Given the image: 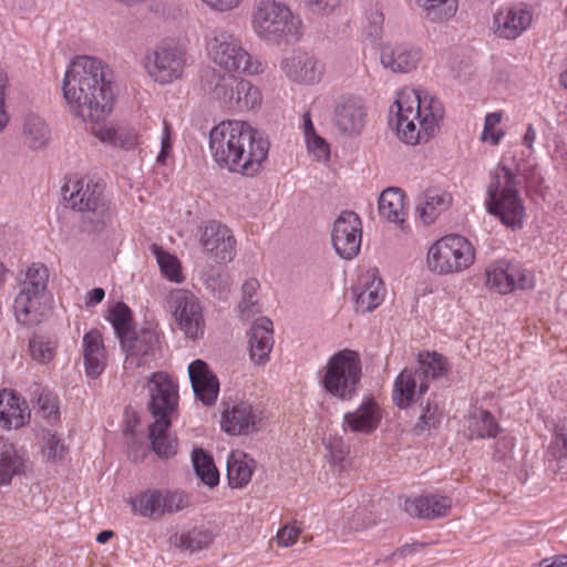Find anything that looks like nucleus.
<instances>
[{"label": "nucleus", "instance_id": "nucleus-1", "mask_svg": "<svg viewBox=\"0 0 567 567\" xmlns=\"http://www.w3.org/2000/svg\"><path fill=\"white\" fill-rule=\"evenodd\" d=\"M62 89L71 113L83 121L100 122L112 111V74L100 59L76 56L66 69Z\"/></svg>", "mask_w": 567, "mask_h": 567}, {"label": "nucleus", "instance_id": "nucleus-2", "mask_svg": "<svg viewBox=\"0 0 567 567\" xmlns=\"http://www.w3.org/2000/svg\"><path fill=\"white\" fill-rule=\"evenodd\" d=\"M395 117L390 120L398 137L405 144L427 143L439 130L444 111L440 101L425 91L404 89L391 106Z\"/></svg>", "mask_w": 567, "mask_h": 567}, {"label": "nucleus", "instance_id": "nucleus-3", "mask_svg": "<svg viewBox=\"0 0 567 567\" xmlns=\"http://www.w3.org/2000/svg\"><path fill=\"white\" fill-rule=\"evenodd\" d=\"M147 389L148 411L155 419L148 427L151 450L161 458H171L178 449L176 437L168 432L178 406V385L166 372L158 371L147 379Z\"/></svg>", "mask_w": 567, "mask_h": 567}, {"label": "nucleus", "instance_id": "nucleus-4", "mask_svg": "<svg viewBox=\"0 0 567 567\" xmlns=\"http://www.w3.org/2000/svg\"><path fill=\"white\" fill-rule=\"evenodd\" d=\"M516 173L499 165L491 172L487 186V212L499 217L502 223L512 229L523 227L525 207L517 189Z\"/></svg>", "mask_w": 567, "mask_h": 567}, {"label": "nucleus", "instance_id": "nucleus-5", "mask_svg": "<svg viewBox=\"0 0 567 567\" xmlns=\"http://www.w3.org/2000/svg\"><path fill=\"white\" fill-rule=\"evenodd\" d=\"M49 280L45 265L34 262L27 268L19 282V292L14 298L16 320L28 327L40 323L45 316L43 299Z\"/></svg>", "mask_w": 567, "mask_h": 567}, {"label": "nucleus", "instance_id": "nucleus-6", "mask_svg": "<svg viewBox=\"0 0 567 567\" xmlns=\"http://www.w3.org/2000/svg\"><path fill=\"white\" fill-rule=\"evenodd\" d=\"M301 20L291 10L274 0H261L252 17L257 35L270 42H291L300 35Z\"/></svg>", "mask_w": 567, "mask_h": 567}, {"label": "nucleus", "instance_id": "nucleus-7", "mask_svg": "<svg viewBox=\"0 0 567 567\" xmlns=\"http://www.w3.org/2000/svg\"><path fill=\"white\" fill-rule=\"evenodd\" d=\"M362 368L355 351L344 349L333 354L324 369L321 384L327 393L341 401L352 400L359 391Z\"/></svg>", "mask_w": 567, "mask_h": 567}, {"label": "nucleus", "instance_id": "nucleus-8", "mask_svg": "<svg viewBox=\"0 0 567 567\" xmlns=\"http://www.w3.org/2000/svg\"><path fill=\"white\" fill-rule=\"evenodd\" d=\"M209 58L220 68L233 72L244 71L249 74H259L264 71V63L252 58L233 33L224 29H215L207 43Z\"/></svg>", "mask_w": 567, "mask_h": 567}, {"label": "nucleus", "instance_id": "nucleus-9", "mask_svg": "<svg viewBox=\"0 0 567 567\" xmlns=\"http://www.w3.org/2000/svg\"><path fill=\"white\" fill-rule=\"evenodd\" d=\"M474 259L475 250L465 237L449 235L430 247L426 264L432 272L451 275L465 270Z\"/></svg>", "mask_w": 567, "mask_h": 567}, {"label": "nucleus", "instance_id": "nucleus-10", "mask_svg": "<svg viewBox=\"0 0 567 567\" xmlns=\"http://www.w3.org/2000/svg\"><path fill=\"white\" fill-rule=\"evenodd\" d=\"M250 124L244 121H223L209 133V151L220 168L229 169L243 155V144L250 132Z\"/></svg>", "mask_w": 567, "mask_h": 567}, {"label": "nucleus", "instance_id": "nucleus-11", "mask_svg": "<svg viewBox=\"0 0 567 567\" xmlns=\"http://www.w3.org/2000/svg\"><path fill=\"white\" fill-rule=\"evenodd\" d=\"M104 187L89 178L70 177L62 187L63 199L78 212L90 213L97 225H104L110 216L103 198Z\"/></svg>", "mask_w": 567, "mask_h": 567}, {"label": "nucleus", "instance_id": "nucleus-12", "mask_svg": "<svg viewBox=\"0 0 567 567\" xmlns=\"http://www.w3.org/2000/svg\"><path fill=\"white\" fill-rule=\"evenodd\" d=\"M166 307L187 338L195 340L204 334L203 307L193 292L173 289L166 297Z\"/></svg>", "mask_w": 567, "mask_h": 567}, {"label": "nucleus", "instance_id": "nucleus-13", "mask_svg": "<svg viewBox=\"0 0 567 567\" xmlns=\"http://www.w3.org/2000/svg\"><path fill=\"white\" fill-rule=\"evenodd\" d=\"M189 505V497L181 491L147 489L132 501L135 514L153 520L176 514Z\"/></svg>", "mask_w": 567, "mask_h": 567}, {"label": "nucleus", "instance_id": "nucleus-14", "mask_svg": "<svg viewBox=\"0 0 567 567\" xmlns=\"http://www.w3.org/2000/svg\"><path fill=\"white\" fill-rule=\"evenodd\" d=\"M185 64V52L174 45H158L145 60L147 74L161 84H168L181 78Z\"/></svg>", "mask_w": 567, "mask_h": 567}, {"label": "nucleus", "instance_id": "nucleus-15", "mask_svg": "<svg viewBox=\"0 0 567 567\" xmlns=\"http://www.w3.org/2000/svg\"><path fill=\"white\" fill-rule=\"evenodd\" d=\"M487 285L495 288L499 293H508L514 289H530L535 279L530 271L519 264L505 259L496 260L486 268Z\"/></svg>", "mask_w": 567, "mask_h": 567}, {"label": "nucleus", "instance_id": "nucleus-16", "mask_svg": "<svg viewBox=\"0 0 567 567\" xmlns=\"http://www.w3.org/2000/svg\"><path fill=\"white\" fill-rule=\"evenodd\" d=\"M203 251L217 262H229L236 256V239L224 224L209 220L198 230Z\"/></svg>", "mask_w": 567, "mask_h": 567}, {"label": "nucleus", "instance_id": "nucleus-17", "mask_svg": "<svg viewBox=\"0 0 567 567\" xmlns=\"http://www.w3.org/2000/svg\"><path fill=\"white\" fill-rule=\"evenodd\" d=\"M362 226L360 217L350 210L342 212L334 220L331 240L336 252L343 259L354 258L361 247Z\"/></svg>", "mask_w": 567, "mask_h": 567}, {"label": "nucleus", "instance_id": "nucleus-18", "mask_svg": "<svg viewBox=\"0 0 567 567\" xmlns=\"http://www.w3.org/2000/svg\"><path fill=\"white\" fill-rule=\"evenodd\" d=\"M247 140L243 144V155L239 161H235V165H230L229 172L237 173L243 176H257L267 161L270 143L261 132L250 126L247 133Z\"/></svg>", "mask_w": 567, "mask_h": 567}, {"label": "nucleus", "instance_id": "nucleus-19", "mask_svg": "<svg viewBox=\"0 0 567 567\" xmlns=\"http://www.w3.org/2000/svg\"><path fill=\"white\" fill-rule=\"evenodd\" d=\"M533 21V13L524 2L499 7L493 17V32L496 37L515 40L525 32Z\"/></svg>", "mask_w": 567, "mask_h": 567}, {"label": "nucleus", "instance_id": "nucleus-20", "mask_svg": "<svg viewBox=\"0 0 567 567\" xmlns=\"http://www.w3.org/2000/svg\"><path fill=\"white\" fill-rule=\"evenodd\" d=\"M121 346L126 353L125 368H140L156 358L159 351V338L154 330L142 329L124 337Z\"/></svg>", "mask_w": 567, "mask_h": 567}, {"label": "nucleus", "instance_id": "nucleus-21", "mask_svg": "<svg viewBox=\"0 0 567 567\" xmlns=\"http://www.w3.org/2000/svg\"><path fill=\"white\" fill-rule=\"evenodd\" d=\"M422 60V50L409 42H388L381 47V64L393 73H409Z\"/></svg>", "mask_w": 567, "mask_h": 567}, {"label": "nucleus", "instance_id": "nucleus-22", "mask_svg": "<svg viewBox=\"0 0 567 567\" xmlns=\"http://www.w3.org/2000/svg\"><path fill=\"white\" fill-rule=\"evenodd\" d=\"M286 76L297 83L316 84L323 75V64L311 53L296 51L281 61Z\"/></svg>", "mask_w": 567, "mask_h": 567}, {"label": "nucleus", "instance_id": "nucleus-23", "mask_svg": "<svg viewBox=\"0 0 567 567\" xmlns=\"http://www.w3.org/2000/svg\"><path fill=\"white\" fill-rule=\"evenodd\" d=\"M382 409L373 396L363 398L360 405L343 415V427L353 433L371 434L380 425Z\"/></svg>", "mask_w": 567, "mask_h": 567}, {"label": "nucleus", "instance_id": "nucleus-24", "mask_svg": "<svg viewBox=\"0 0 567 567\" xmlns=\"http://www.w3.org/2000/svg\"><path fill=\"white\" fill-rule=\"evenodd\" d=\"M423 372L404 369L396 377L393 385L392 400L399 409H408L429 390V384L422 381Z\"/></svg>", "mask_w": 567, "mask_h": 567}, {"label": "nucleus", "instance_id": "nucleus-25", "mask_svg": "<svg viewBox=\"0 0 567 567\" xmlns=\"http://www.w3.org/2000/svg\"><path fill=\"white\" fill-rule=\"evenodd\" d=\"M365 116L367 112L360 99L344 96L336 104L333 122L341 132L358 134L364 126Z\"/></svg>", "mask_w": 567, "mask_h": 567}, {"label": "nucleus", "instance_id": "nucleus-26", "mask_svg": "<svg viewBox=\"0 0 567 567\" xmlns=\"http://www.w3.org/2000/svg\"><path fill=\"white\" fill-rule=\"evenodd\" d=\"M260 412L247 402H239L223 413L221 426L231 435L248 434L258 431Z\"/></svg>", "mask_w": 567, "mask_h": 567}, {"label": "nucleus", "instance_id": "nucleus-27", "mask_svg": "<svg viewBox=\"0 0 567 567\" xmlns=\"http://www.w3.org/2000/svg\"><path fill=\"white\" fill-rule=\"evenodd\" d=\"M188 374L194 393L198 400L209 406L215 403L219 383L203 360H195L188 367Z\"/></svg>", "mask_w": 567, "mask_h": 567}, {"label": "nucleus", "instance_id": "nucleus-28", "mask_svg": "<svg viewBox=\"0 0 567 567\" xmlns=\"http://www.w3.org/2000/svg\"><path fill=\"white\" fill-rule=\"evenodd\" d=\"M452 508L450 497L441 495H422L408 498L404 511L412 517L421 519H436L446 516Z\"/></svg>", "mask_w": 567, "mask_h": 567}, {"label": "nucleus", "instance_id": "nucleus-29", "mask_svg": "<svg viewBox=\"0 0 567 567\" xmlns=\"http://www.w3.org/2000/svg\"><path fill=\"white\" fill-rule=\"evenodd\" d=\"M354 308L358 313H367L374 310L384 299V287L380 278L368 272L361 276L358 286L353 290Z\"/></svg>", "mask_w": 567, "mask_h": 567}, {"label": "nucleus", "instance_id": "nucleus-30", "mask_svg": "<svg viewBox=\"0 0 567 567\" xmlns=\"http://www.w3.org/2000/svg\"><path fill=\"white\" fill-rule=\"evenodd\" d=\"M249 334L250 359L257 364H265L274 347L272 321L266 317L259 318Z\"/></svg>", "mask_w": 567, "mask_h": 567}, {"label": "nucleus", "instance_id": "nucleus-31", "mask_svg": "<svg viewBox=\"0 0 567 567\" xmlns=\"http://www.w3.org/2000/svg\"><path fill=\"white\" fill-rule=\"evenodd\" d=\"M82 346L85 373L94 379L104 371L106 365V353L100 331L94 329L86 332Z\"/></svg>", "mask_w": 567, "mask_h": 567}, {"label": "nucleus", "instance_id": "nucleus-32", "mask_svg": "<svg viewBox=\"0 0 567 567\" xmlns=\"http://www.w3.org/2000/svg\"><path fill=\"white\" fill-rule=\"evenodd\" d=\"M452 205V196L440 188L426 189L417 199L416 212L424 225H431Z\"/></svg>", "mask_w": 567, "mask_h": 567}, {"label": "nucleus", "instance_id": "nucleus-33", "mask_svg": "<svg viewBox=\"0 0 567 567\" xmlns=\"http://www.w3.org/2000/svg\"><path fill=\"white\" fill-rule=\"evenodd\" d=\"M30 419L27 403L6 390L0 392V426L3 429H19Z\"/></svg>", "mask_w": 567, "mask_h": 567}, {"label": "nucleus", "instance_id": "nucleus-34", "mask_svg": "<svg viewBox=\"0 0 567 567\" xmlns=\"http://www.w3.org/2000/svg\"><path fill=\"white\" fill-rule=\"evenodd\" d=\"M25 456L8 439L0 436V485H8L16 475L24 472Z\"/></svg>", "mask_w": 567, "mask_h": 567}, {"label": "nucleus", "instance_id": "nucleus-35", "mask_svg": "<svg viewBox=\"0 0 567 567\" xmlns=\"http://www.w3.org/2000/svg\"><path fill=\"white\" fill-rule=\"evenodd\" d=\"M22 142L32 151L45 148L51 140V131L47 122L37 114H28L22 121Z\"/></svg>", "mask_w": 567, "mask_h": 567}, {"label": "nucleus", "instance_id": "nucleus-36", "mask_svg": "<svg viewBox=\"0 0 567 567\" xmlns=\"http://www.w3.org/2000/svg\"><path fill=\"white\" fill-rule=\"evenodd\" d=\"M379 213L389 221L399 224L403 229L406 213L404 210V194L400 188L390 187L379 197Z\"/></svg>", "mask_w": 567, "mask_h": 567}, {"label": "nucleus", "instance_id": "nucleus-37", "mask_svg": "<svg viewBox=\"0 0 567 567\" xmlns=\"http://www.w3.org/2000/svg\"><path fill=\"white\" fill-rule=\"evenodd\" d=\"M214 534L209 529L194 527L189 530L175 533L169 537L174 547L194 554L206 549L214 542Z\"/></svg>", "mask_w": 567, "mask_h": 567}, {"label": "nucleus", "instance_id": "nucleus-38", "mask_svg": "<svg viewBox=\"0 0 567 567\" xmlns=\"http://www.w3.org/2000/svg\"><path fill=\"white\" fill-rule=\"evenodd\" d=\"M254 460L244 452H233L227 458V478L233 488L247 485L252 476Z\"/></svg>", "mask_w": 567, "mask_h": 567}, {"label": "nucleus", "instance_id": "nucleus-39", "mask_svg": "<svg viewBox=\"0 0 567 567\" xmlns=\"http://www.w3.org/2000/svg\"><path fill=\"white\" fill-rule=\"evenodd\" d=\"M466 431L470 440L495 437L499 432V425L488 411L478 409L468 415Z\"/></svg>", "mask_w": 567, "mask_h": 567}, {"label": "nucleus", "instance_id": "nucleus-40", "mask_svg": "<svg viewBox=\"0 0 567 567\" xmlns=\"http://www.w3.org/2000/svg\"><path fill=\"white\" fill-rule=\"evenodd\" d=\"M546 462L554 474L567 468V431L564 425L556 427L555 437L546 453Z\"/></svg>", "mask_w": 567, "mask_h": 567}, {"label": "nucleus", "instance_id": "nucleus-41", "mask_svg": "<svg viewBox=\"0 0 567 567\" xmlns=\"http://www.w3.org/2000/svg\"><path fill=\"white\" fill-rule=\"evenodd\" d=\"M228 87H235L236 109L239 111L251 110L260 104L261 93L259 89L245 79H228Z\"/></svg>", "mask_w": 567, "mask_h": 567}, {"label": "nucleus", "instance_id": "nucleus-42", "mask_svg": "<svg viewBox=\"0 0 567 567\" xmlns=\"http://www.w3.org/2000/svg\"><path fill=\"white\" fill-rule=\"evenodd\" d=\"M415 372H423L422 381L429 384V378L437 379L445 375L449 371L446 359L437 352H426L419 354V367Z\"/></svg>", "mask_w": 567, "mask_h": 567}, {"label": "nucleus", "instance_id": "nucleus-43", "mask_svg": "<svg viewBox=\"0 0 567 567\" xmlns=\"http://www.w3.org/2000/svg\"><path fill=\"white\" fill-rule=\"evenodd\" d=\"M192 461L196 474L202 482L209 487H214L219 482V473L214 464L213 457L203 449H194Z\"/></svg>", "mask_w": 567, "mask_h": 567}, {"label": "nucleus", "instance_id": "nucleus-44", "mask_svg": "<svg viewBox=\"0 0 567 567\" xmlns=\"http://www.w3.org/2000/svg\"><path fill=\"white\" fill-rule=\"evenodd\" d=\"M259 281L255 278L247 279L241 287V300L238 305L240 318L248 320L254 315L260 311L257 300V291L259 289Z\"/></svg>", "mask_w": 567, "mask_h": 567}, {"label": "nucleus", "instance_id": "nucleus-45", "mask_svg": "<svg viewBox=\"0 0 567 567\" xmlns=\"http://www.w3.org/2000/svg\"><path fill=\"white\" fill-rule=\"evenodd\" d=\"M110 321L120 339L123 341L124 337H128L134 332L132 329V311L123 302H118L110 312Z\"/></svg>", "mask_w": 567, "mask_h": 567}, {"label": "nucleus", "instance_id": "nucleus-46", "mask_svg": "<svg viewBox=\"0 0 567 567\" xmlns=\"http://www.w3.org/2000/svg\"><path fill=\"white\" fill-rule=\"evenodd\" d=\"M421 415L414 425V431L417 434L431 430L432 427H436L440 424L442 417V411L439 404L430 398L424 405L421 403Z\"/></svg>", "mask_w": 567, "mask_h": 567}, {"label": "nucleus", "instance_id": "nucleus-47", "mask_svg": "<svg viewBox=\"0 0 567 567\" xmlns=\"http://www.w3.org/2000/svg\"><path fill=\"white\" fill-rule=\"evenodd\" d=\"M151 251L155 255L162 272L173 281H179L181 270L179 261L177 258L166 252L162 246L153 244Z\"/></svg>", "mask_w": 567, "mask_h": 567}, {"label": "nucleus", "instance_id": "nucleus-48", "mask_svg": "<svg viewBox=\"0 0 567 567\" xmlns=\"http://www.w3.org/2000/svg\"><path fill=\"white\" fill-rule=\"evenodd\" d=\"M29 348L35 361L47 363L55 355L56 342L44 337H34L30 340Z\"/></svg>", "mask_w": 567, "mask_h": 567}, {"label": "nucleus", "instance_id": "nucleus-49", "mask_svg": "<svg viewBox=\"0 0 567 567\" xmlns=\"http://www.w3.org/2000/svg\"><path fill=\"white\" fill-rule=\"evenodd\" d=\"M37 399V405L47 419H56L59 413L56 396L47 389H37L33 392Z\"/></svg>", "mask_w": 567, "mask_h": 567}, {"label": "nucleus", "instance_id": "nucleus-50", "mask_svg": "<svg viewBox=\"0 0 567 567\" xmlns=\"http://www.w3.org/2000/svg\"><path fill=\"white\" fill-rule=\"evenodd\" d=\"M228 79H237L234 75H218L213 89L214 96L230 107L236 109V89L228 87Z\"/></svg>", "mask_w": 567, "mask_h": 567}, {"label": "nucleus", "instance_id": "nucleus-51", "mask_svg": "<svg viewBox=\"0 0 567 567\" xmlns=\"http://www.w3.org/2000/svg\"><path fill=\"white\" fill-rule=\"evenodd\" d=\"M502 120V115L501 113H496V112H493V113H488L486 116H485V121H484V130L482 132V136L481 138L483 141H486V142H491L492 145H497L504 133L503 132H496L494 128L497 124H499Z\"/></svg>", "mask_w": 567, "mask_h": 567}, {"label": "nucleus", "instance_id": "nucleus-52", "mask_svg": "<svg viewBox=\"0 0 567 567\" xmlns=\"http://www.w3.org/2000/svg\"><path fill=\"white\" fill-rule=\"evenodd\" d=\"M308 151L318 159H328L330 154L329 144L317 133L305 138Z\"/></svg>", "mask_w": 567, "mask_h": 567}, {"label": "nucleus", "instance_id": "nucleus-53", "mask_svg": "<svg viewBox=\"0 0 567 567\" xmlns=\"http://www.w3.org/2000/svg\"><path fill=\"white\" fill-rule=\"evenodd\" d=\"M307 7L313 12L319 14H329L333 12L339 6L341 0H303Z\"/></svg>", "mask_w": 567, "mask_h": 567}, {"label": "nucleus", "instance_id": "nucleus-54", "mask_svg": "<svg viewBox=\"0 0 567 567\" xmlns=\"http://www.w3.org/2000/svg\"><path fill=\"white\" fill-rule=\"evenodd\" d=\"M44 453L48 458L61 460L64 456V445L60 443V440L55 435H50L47 440Z\"/></svg>", "mask_w": 567, "mask_h": 567}, {"label": "nucleus", "instance_id": "nucleus-55", "mask_svg": "<svg viewBox=\"0 0 567 567\" xmlns=\"http://www.w3.org/2000/svg\"><path fill=\"white\" fill-rule=\"evenodd\" d=\"M299 533H300L299 528H297L295 526L286 525L285 527L279 529L277 533L278 545L284 546V547L291 546L297 540Z\"/></svg>", "mask_w": 567, "mask_h": 567}, {"label": "nucleus", "instance_id": "nucleus-56", "mask_svg": "<svg viewBox=\"0 0 567 567\" xmlns=\"http://www.w3.org/2000/svg\"><path fill=\"white\" fill-rule=\"evenodd\" d=\"M326 447L329 450L334 461H342L349 453V447L343 443L342 439L333 437L329 439Z\"/></svg>", "mask_w": 567, "mask_h": 567}, {"label": "nucleus", "instance_id": "nucleus-57", "mask_svg": "<svg viewBox=\"0 0 567 567\" xmlns=\"http://www.w3.org/2000/svg\"><path fill=\"white\" fill-rule=\"evenodd\" d=\"M96 135L103 141V142H110L112 143L113 145L115 146H121V147H128L131 145L134 144L133 141H130V143H125L118 132L113 128V127H109V128H101Z\"/></svg>", "mask_w": 567, "mask_h": 567}, {"label": "nucleus", "instance_id": "nucleus-58", "mask_svg": "<svg viewBox=\"0 0 567 567\" xmlns=\"http://www.w3.org/2000/svg\"><path fill=\"white\" fill-rule=\"evenodd\" d=\"M206 287L213 292H217L219 298H223L228 292V285L223 280L220 275H209L205 279Z\"/></svg>", "mask_w": 567, "mask_h": 567}, {"label": "nucleus", "instance_id": "nucleus-59", "mask_svg": "<svg viewBox=\"0 0 567 567\" xmlns=\"http://www.w3.org/2000/svg\"><path fill=\"white\" fill-rule=\"evenodd\" d=\"M171 150H172L171 127L166 122H164V130H163V135H162V150L157 156V162L165 163V159H166L168 153L171 152Z\"/></svg>", "mask_w": 567, "mask_h": 567}, {"label": "nucleus", "instance_id": "nucleus-60", "mask_svg": "<svg viewBox=\"0 0 567 567\" xmlns=\"http://www.w3.org/2000/svg\"><path fill=\"white\" fill-rule=\"evenodd\" d=\"M384 18L379 11H374L370 16V24L368 27V34L372 38H379L382 31Z\"/></svg>", "mask_w": 567, "mask_h": 567}, {"label": "nucleus", "instance_id": "nucleus-61", "mask_svg": "<svg viewBox=\"0 0 567 567\" xmlns=\"http://www.w3.org/2000/svg\"><path fill=\"white\" fill-rule=\"evenodd\" d=\"M6 84H7V76L2 71H0V132L7 126V124L9 122V116L7 115L6 111L3 110Z\"/></svg>", "mask_w": 567, "mask_h": 567}, {"label": "nucleus", "instance_id": "nucleus-62", "mask_svg": "<svg viewBox=\"0 0 567 567\" xmlns=\"http://www.w3.org/2000/svg\"><path fill=\"white\" fill-rule=\"evenodd\" d=\"M148 452V446L143 442L133 441L130 444L128 456L134 462L143 461Z\"/></svg>", "mask_w": 567, "mask_h": 567}, {"label": "nucleus", "instance_id": "nucleus-63", "mask_svg": "<svg viewBox=\"0 0 567 567\" xmlns=\"http://www.w3.org/2000/svg\"><path fill=\"white\" fill-rule=\"evenodd\" d=\"M104 296H105V291L104 289L102 288H94L92 290H90L87 292V297H86V306H95L97 303H100L103 299H104Z\"/></svg>", "mask_w": 567, "mask_h": 567}, {"label": "nucleus", "instance_id": "nucleus-64", "mask_svg": "<svg viewBox=\"0 0 567 567\" xmlns=\"http://www.w3.org/2000/svg\"><path fill=\"white\" fill-rule=\"evenodd\" d=\"M302 130L305 138L316 134V130L309 112H306L302 115Z\"/></svg>", "mask_w": 567, "mask_h": 567}]
</instances>
